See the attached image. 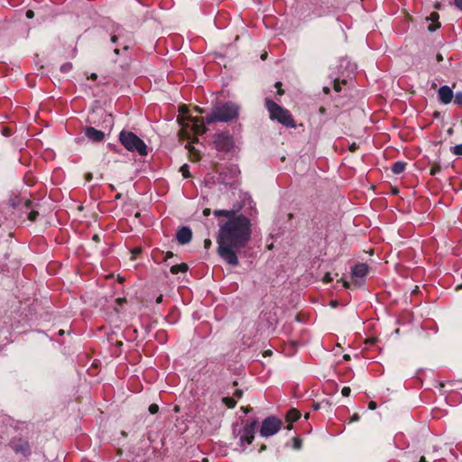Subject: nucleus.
I'll use <instances>...</instances> for the list:
<instances>
[{"label": "nucleus", "mask_w": 462, "mask_h": 462, "mask_svg": "<svg viewBox=\"0 0 462 462\" xmlns=\"http://www.w3.org/2000/svg\"><path fill=\"white\" fill-rule=\"evenodd\" d=\"M237 209H217L213 214L218 220L217 236L218 255L229 265L239 263L236 252L246 246L252 236V222Z\"/></svg>", "instance_id": "f257e3e1"}, {"label": "nucleus", "mask_w": 462, "mask_h": 462, "mask_svg": "<svg viewBox=\"0 0 462 462\" xmlns=\"http://www.w3.org/2000/svg\"><path fill=\"white\" fill-rule=\"evenodd\" d=\"M189 109L186 106L180 107V115L178 117V122L181 125L180 130V137L181 139L191 140V143L198 142V135L202 134L207 131L204 125V121L198 117L188 116Z\"/></svg>", "instance_id": "f03ea898"}, {"label": "nucleus", "mask_w": 462, "mask_h": 462, "mask_svg": "<svg viewBox=\"0 0 462 462\" xmlns=\"http://www.w3.org/2000/svg\"><path fill=\"white\" fill-rule=\"evenodd\" d=\"M239 108L233 103H226L216 106L211 114L208 116L204 124L210 125L214 122H228L238 116Z\"/></svg>", "instance_id": "7ed1b4c3"}, {"label": "nucleus", "mask_w": 462, "mask_h": 462, "mask_svg": "<svg viewBox=\"0 0 462 462\" xmlns=\"http://www.w3.org/2000/svg\"><path fill=\"white\" fill-rule=\"evenodd\" d=\"M265 106L272 120H277L286 127L293 128L296 126L294 119L287 109L282 107L270 98L265 99Z\"/></svg>", "instance_id": "20e7f679"}, {"label": "nucleus", "mask_w": 462, "mask_h": 462, "mask_svg": "<svg viewBox=\"0 0 462 462\" xmlns=\"http://www.w3.org/2000/svg\"><path fill=\"white\" fill-rule=\"evenodd\" d=\"M121 144L129 152H137L140 155L147 154V146L135 134L129 131H122L119 134Z\"/></svg>", "instance_id": "39448f33"}, {"label": "nucleus", "mask_w": 462, "mask_h": 462, "mask_svg": "<svg viewBox=\"0 0 462 462\" xmlns=\"http://www.w3.org/2000/svg\"><path fill=\"white\" fill-rule=\"evenodd\" d=\"M368 272V266L365 263H357L352 268V284L356 287L361 286L365 282V277ZM343 282V286L346 289L350 288L351 282L347 281Z\"/></svg>", "instance_id": "423d86ee"}, {"label": "nucleus", "mask_w": 462, "mask_h": 462, "mask_svg": "<svg viewBox=\"0 0 462 462\" xmlns=\"http://www.w3.org/2000/svg\"><path fill=\"white\" fill-rule=\"evenodd\" d=\"M282 422L280 419L270 416L265 418L260 429V435L262 437H270L276 434L282 428Z\"/></svg>", "instance_id": "0eeeda50"}, {"label": "nucleus", "mask_w": 462, "mask_h": 462, "mask_svg": "<svg viewBox=\"0 0 462 462\" xmlns=\"http://www.w3.org/2000/svg\"><path fill=\"white\" fill-rule=\"evenodd\" d=\"M7 204L13 209H17L20 216L28 215V212L32 208V202L29 199L20 196L11 197Z\"/></svg>", "instance_id": "6e6552de"}, {"label": "nucleus", "mask_w": 462, "mask_h": 462, "mask_svg": "<svg viewBox=\"0 0 462 462\" xmlns=\"http://www.w3.org/2000/svg\"><path fill=\"white\" fill-rule=\"evenodd\" d=\"M257 424H258V421L254 420L251 422H247L245 425L243 433L240 437L241 446L250 445L253 442V440L254 439V432H255Z\"/></svg>", "instance_id": "1a4fd4ad"}, {"label": "nucleus", "mask_w": 462, "mask_h": 462, "mask_svg": "<svg viewBox=\"0 0 462 462\" xmlns=\"http://www.w3.org/2000/svg\"><path fill=\"white\" fill-rule=\"evenodd\" d=\"M214 143L218 151L223 152L229 151L233 146L232 138L226 133H220L216 134Z\"/></svg>", "instance_id": "9d476101"}, {"label": "nucleus", "mask_w": 462, "mask_h": 462, "mask_svg": "<svg viewBox=\"0 0 462 462\" xmlns=\"http://www.w3.org/2000/svg\"><path fill=\"white\" fill-rule=\"evenodd\" d=\"M438 94H439V100L443 103V104H448L451 102L452 98H453V91L452 89L448 87V86H442L439 88V91H438Z\"/></svg>", "instance_id": "9b49d317"}, {"label": "nucleus", "mask_w": 462, "mask_h": 462, "mask_svg": "<svg viewBox=\"0 0 462 462\" xmlns=\"http://www.w3.org/2000/svg\"><path fill=\"white\" fill-rule=\"evenodd\" d=\"M192 237V232L189 227H181L177 233V240L180 244H188Z\"/></svg>", "instance_id": "f8f14e48"}, {"label": "nucleus", "mask_w": 462, "mask_h": 462, "mask_svg": "<svg viewBox=\"0 0 462 462\" xmlns=\"http://www.w3.org/2000/svg\"><path fill=\"white\" fill-rule=\"evenodd\" d=\"M85 134L94 142H100L105 138V134L102 131L91 126L86 128Z\"/></svg>", "instance_id": "ddd939ff"}, {"label": "nucleus", "mask_w": 462, "mask_h": 462, "mask_svg": "<svg viewBox=\"0 0 462 462\" xmlns=\"http://www.w3.org/2000/svg\"><path fill=\"white\" fill-rule=\"evenodd\" d=\"M406 162H396L393 163V167H392V171L394 174H401L402 173L405 169H406Z\"/></svg>", "instance_id": "4468645a"}, {"label": "nucleus", "mask_w": 462, "mask_h": 462, "mask_svg": "<svg viewBox=\"0 0 462 462\" xmlns=\"http://www.w3.org/2000/svg\"><path fill=\"white\" fill-rule=\"evenodd\" d=\"M300 417V412L296 409H291L287 412V420L291 422L298 420Z\"/></svg>", "instance_id": "2eb2a0df"}, {"label": "nucleus", "mask_w": 462, "mask_h": 462, "mask_svg": "<svg viewBox=\"0 0 462 462\" xmlns=\"http://www.w3.org/2000/svg\"><path fill=\"white\" fill-rule=\"evenodd\" d=\"M188 270V265L184 263L180 264H175L171 267V273L173 274H177L179 273H186Z\"/></svg>", "instance_id": "dca6fc26"}, {"label": "nucleus", "mask_w": 462, "mask_h": 462, "mask_svg": "<svg viewBox=\"0 0 462 462\" xmlns=\"http://www.w3.org/2000/svg\"><path fill=\"white\" fill-rule=\"evenodd\" d=\"M185 148L189 151L192 161L199 160V152L192 146L191 143H188L185 144Z\"/></svg>", "instance_id": "f3484780"}, {"label": "nucleus", "mask_w": 462, "mask_h": 462, "mask_svg": "<svg viewBox=\"0 0 462 462\" xmlns=\"http://www.w3.org/2000/svg\"><path fill=\"white\" fill-rule=\"evenodd\" d=\"M222 402L227 408H234L236 405V401L234 397H224Z\"/></svg>", "instance_id": "a211bd4d"}, {"label": "nucleus", "mask_w": 462, "mask_h": 462, "mask_svg": "<svg viewBox=\"0 0 462 462\" xmlns=\"http://www.w3.org/2000/svg\"><path fill=\"white\" fill-rule=\"evenodd\" d=\"M14 449L16 451V452H23V454H26L29 452L30 450V448H29V445L27 442H24L23 444H21L20 446H14Z\"/></svg>", "instance_id": "6ab92c4d"}, {"label": "nucleus", "mask_w": 462, "mask_h": 462, "mask_svg": "<svg viewBox=\"0 0 462 462\" xmlns=\"http://www.w3.org/2000/svg\"><path fill=\"white\" fill-rule=\"evenodd\" d=\"M38 215H39V212H38V211H36V210H33V209L31 208V209H30V210H29V212H28L27 217H28V219H29L30 221H32V222H33V221H35V220H36V218H37Z\"/></svg>", "instance_id": "aec40b11"}, {"label": "nucleus", "mask_w": 462, "mask_h": 462, "mask_svg": "<svg viewBox=\"0 0 462 462\" xmlns=\"http://www.w3.org/2000/svg\"><path fill=\"white\" fill-rule=\"evenodd\" d=\"M440 171H441L440 165L438 163H434L432 165V167L430 168V175L435 176L436 174L440 172Z\"/></svg>", "instance_id": "412c9836"}, {"label": "nucleus", "mask_w": 462, "mask_h": 462, "mask_svg": "<svg viewBox=\"0 0 462 462\" xmlns=\"http://www.w3.org/2000/svg\"><path fill=\"white\" fill-rule=\"evenodd\" d=\"M451 152L455 155L461 156L462 155V143L453 146L451 148Z\"/></svg>", "instance_id": "4be33fe9"}, {"label": "nucleus", "mask_w": 462, "mask_h": 462, "mask_svg": "<svg viewBox=\"0 0 462 462\" xmlns=\"http://www.w3.org/2000/svg\"><path fill=\"white\" fill-rule=\"evenodd\" d=\"M114 33H116L119 38L123 37L125 35V30L121 26L117 25L115 30L113 31Z\"/></svg>", "instance_id": "5701e85b"}, {"label": "nucleus", "mask_w": 462, "mask_h": 462, "mask_svg": "<svg viewBox=\"0 0 462 462\" xmlns=\"http://www.w3.org/2000/svg\"><path fill=\"white\" fill-rule=\"evenodd\" d=\"M454 97V102L457 105H462V92H457Z\"/></svg>", "instance_id": "b1692460"}, {"label": "nucleus", "mask_w": 462, "mask_h": 462, "mask_svg": "<svg viewBox=\"0 0 462 462\" xmlns=\"http://www.w3.org/2000/svg\"><path fill=\"white\" fill-rule=\"evenodd\" d=\"M293 444H292V447L294 449H300L301 448V440L299 439V438H294L293 439Z\"/></svg>", "instance_id": "393cba45"}, {"label": "nucleus", "mask_w": 462, "mask_h": 462, "mask_svg": "<svg viewBox=\"0 0 462 462\" xmlns=\"http://www.w3.org/2000/svg\"><path fill=\"white\" fill-rule=\"evenodd\" d=\"M180 171L182 173V176L184 178H188L189 177V169H188V165L187 164H184L180 167Z\"/></svg>", "instance_id": "a878e982"}, {"label": "nucleus", "mask_w": 462, "mask_h": 462, "mask_svg": "<svg viewBox=\"0 0 462 462\" xmlns=\"http://www.w3.org/2000/svg\"><path fill=\"white\" fill-rule=\"evenodd\" d=\"M158 411H159V407H158V405H157V404L152 403V404H151V405L149 406V411H150V413H152V414H155V413H157V412H158Z\"/></svg>", "instance_id": "bb28decb"}, {"label": "nucleus", "mask_w": 462, "mask_h": 462, "mask_svg": "<svg viewBox=\"0 0 462 462\" xmlns=\"http://www.w3.org/2000/svg\"><path fill=\"white\" fill-rule=\"evenodd\" d=\"M71 64L70 63H66L64 65L61 66L60 68V70L64 73H67L69 72L70 69H71Z\"/></svg>", "instance_id": "cd10ccee"}, {"label": "nucleus", "mask_w": 462, "mask_h": 462, "mask_svg": "<svg viewBox=\"0 0 462 462\" xmlns=\"http://www.w3.org/2000/svg\"><path fill=\"white\" fill-rule=\"evenodd\" d=\"M332 281H333V277L331 276V274H330L329 273H327L324 275V277H323V282H324L325 283H328V282H332Z\"/></svg>", "instance_id": "c85d7f7f"}, {"label": "nucleus", "mask_w": 462, "mask_h": 462, "mask_svg": "<svg viewBox=\"0 0 462 462\" xmlns=\"http://www.w3.org/2000/svg\"><path fill=\"white\" fill-rule=\"evenodd\" d=\"M351 393V389L347 386L343 387L341 393L343 396L347 397Z\"/></svg>", "instance_id": "c756f323"}, {"label": "nucleus", "mask_w": 462, "mask_h": 462, "mask_svg": "<svg viewBox=\"0 0 462 462\" xmlns=\"http://www.w3.org/2000/svg\"><path fill=\"white\" fill-rule=\"evenodd\" d=\"M334 89H335L337 92H339V91L341 90V87H340V83H339V81L335 80V82H334Z\"/></svg>", "instance_id": "7c9ffc66"}, {"label": "nucleus", "mask_w": 462, "mask_h": 462, "mask_svg": "<svg viewBox=\"0 0 462 462\" xmlns=\"http://www.w3.org/2000/svg\"><path fill=\"white\" fill-rule=\"evenodd\" d=\"M242 395H243L242 390H236V392L234 393L235 398L240 399L242 397Z\"/></svg>", "instance_id": "2f4dec72"}, {"label": "nucleus", "mask_w": 462, "mask_h": 462, "mask_svg": "<svg viewBox=\"0 0 462 462\" xmlns=\"http://www.w3.org/2000/svg\"><path fill=\"white\" fill-rule=\"evenodd\" d=\"M281 82H276L275 87L278 88V95L282 96L283 94V90L281 88Z\"/></svg>", "instance_id": "473e14b6"}, {"label": "nucleus", "mask_w": 462, "mask_h": 462, "mask_svg": "<svg viewBox=\"0 0 462 462\" xmlns=\"http://www.w3.org/2000/svg\"><path fill=\"white\" fill-rule=\"evenodd\" d=\"M376 407H377L376 402H374V401H371V402L368 403V408H369L370 410H375V409H376Z\"/></svg>", "instance_id": "72a5a7b5"}, {"label": "nucleus", "mask_w": 462, "mask_h": 462, "mask_svg": "<svg viewBox=\"0 0 462 462\" xmlns=\"http://www.w3.org/2000/svg\"><path fill=\"white\" fill-rule=\"evenodd\" d=\"M454 5L460 10H462V0H454Z\"/></svg>", "instance_id": "f704fd0d"}, {"label": "nucleus", "mask_w": 462, "mask_h": 462, "mask_svg": "<svg viewBox=\"0 0 462 462\" xmlns=\"http://www.w3.org/2000/svg\"><path fill=\"white\" fill-rule=\"evenodd\" d=\"M211 244H212V243H211V240H210V239H206V240L204 241V247H205L206 249H208V248H209V247H210Z\"/></svg>", "instance_id": "c9c22d12"}, {"label": "nucleus", "mask_w": 462, "mask_h": 462, "mask_svg": "<svg viewBox=\"0 0 462 462\" xmlns=\"http://www.w3.org/2000/svg\"><path fill=\"white\" fill-rule=\"evenodd\" d=\"M2 134H3L4 135H5V136H9V135H10V130H9V128H7V127L3 128V130H2Z\"/></svg>", "instance_id": "e433bc0d"}, {"label": "nucleus", "mask_w": 462, "mask_h": 462, "mask_svg": "<svg viewBox=\"0 0 462 462\" xmlns=\"http://www.w3.org/2000/svg\"><path fill=\"white\" fill-rule=\"evenodd\" d=\"M33 16H34V13H33V11H32V10H28V11L26 12V17H27V18L31 19V18H32Z\"/></svg>", "instance_id": "4c0bfd02"}, {"label": "nucleus", "mask_w": 462, "mask_h": 462, "mask_svg": "<svg viewBox=\"0 0 462 462\" xmlns=\"http://www.w3.org/2000/svg\"><path fill=\"white\" fill-rule=\"evenodd\" d=\"M118 38L119 37L116 33L113 32V34L111 36V42L115 43L118 40Z\"/></svg>", "instance_id": "58836bf2"}, {"label": "nucleus", "mask_w": 462, "mask_h": 462, "mask_svg": "<svg viewBox=\"0 0 462 462\" xmlns=\"http://www.w3.org/2000/svg\"><path fill=\"white\" fill-rule=\"evenodd\" d=\"M210 213H211V210H210L209 208H205V209L203 210V215H204L205 217L209 216V215H210Z\"/></svg>", "instance_id": "ea45409f"}, {"label": "nucleus", "mask_w": 462, "mask_h": 462, "mask_svg": "<svg viewBox=\"0 0 462 462\" xmlns=\"http://www.w3.org/2000/svg\"><path fill=\"white\" fill-rule=\"evenodd\" d=\"M359 420V415L358 414H354L351 418V421H356Z\"/></svg>", "instance_id": "a19ab883"}, {"label": "nucleus", "mask_w": 462, "mask_h": 462, "mask_svg": "<svg viewBox=\"0 0 462 462\" xmlns=\"http://www.w3.org/2000/svg\"><path fill=\"white\" fill-rule=\"evenodd\" d=\"M272 354H273V352H272L271 350H266V351H264V353H263V356H271Z\"/></svg>", "instance_id": "79ce46f5"}, {"label": "nucleus", "mask_w": 462, "mask_h": 462, "mask_svg": "<svg viewBox=\"0 0 462 462\" xmlns=\"http://www.w3.org/2000/svg\"><path fill=\"white\" fill-rule=\"evenodd\" d=\"M86 179H87V180H88V181L91 180V179H92V174H91V173H87V175H86Z\"/></svg>", "instance_id": "37998d69"}, {"label": "nucleus", "mask_w": 462, "mask_h": 462, "mask_svg": "<svg viewBox=\"0 0 462 462\" xmlns=\"http://www.w3.org/2000/svg\"><path fill=\"white\" fill-rule=\"evenodd\" d=\"M162 301V295H160L157 299H156V302L157 303H161Z\"/></svg>", "instance_id": "c03bdc74"}, {"label": "nucleus", "mask_w": 462, "mask_h": 462, "mask_svg": "<svg viewBox=\"0 0 462 462\" xmlns=\"http://www.w3.org/2000/svg\"><path fill=\"white\" fill-rule=\"evenodd\" d=\"M97 75L96 73H92L90 76V79L93 80L97 79Z\"/></svg>", "instance_id": "a18cd8bd"}, {"label": "nucleus", "mask_w": 462, "mask_h": 462, "mask_svg": "<svg viewBox=\"0 0 462 462\" xmlns=\"http://www.w3.org/2000/svg\"><path fill=\"white\" fill-rule=\"evenodd\" d=\"M195 110H196L197 112H199V113H203V112H204V110H203L202 108H199V107H198V106H196V107H195Z\"/></svg>", "instance_id": "49530a36"}, {"label": "nucleus", "mask_w": 462, "mask_h": 462, "mask_svg": "<svg viewBox=\"0 0 462 462\" xmlns=\"http://www.w3.org/2000/svg\"><path fill=\"white\" fill-rule=\"evenodd\" d=\"M356 149V143H353L351 146H350V150L351 151H355Z\"/></svg>", "instance_id": "de8ad7c7"}, {"label": "nucleus", "mask_w": 462, "mask_h": 462, "mask_svg": "<svg viewBox=\"0 0 462 462\" xmlns=\"http://www.w3.org/2000/svg\"><path fill=\"white\" fill-rule=\"evenodd\" d=\"M419 462H428L424 457H421Z\"/></svg>", "instance_id": "09e8293b"}, {"label": "nucleus", "mask_w": 462, "mask_h": 462, "mask_svg": "<svg viewBox=\"0 0 462 462\" xmlns=\"http://www.w3.org/2000/svg\"><path fill=\"white\" fill-rule=\"evenodd\" d=\"M266 449V446L265 445H263L260 448V452H262L263 450H265Z\"/></svg>", "instance_id": "8fccbe9b"}, {"label": "nucleus", "mask_w": 462, "mask_h": 462, "mask_svg": "<svg viewBox=\"0 0 462 462\" xmlns=\"http://www.w3.org/2000/svg\"><path fill=\"white\" fill-rule=\"evenodd\" d=\"M349 358H350L349 355H345V356H344V359H345V360H348Z\"/></svg>", "instance_id": "3c124183"}, {"label": "nucleus", "mask_w": 462, "mask_h": 462, "mask_svg": "<svg viewBox=\"0 0 462 462\" xmlns=\"http://www.w3.org/2000/svg\"><path fill=\"white\" fill-rule=\"evenodd\" d=\"M429 30L432 32V31H434L435 29L433 28V26H432V25H430V26H429Z\"/></svg>", "instance_id": "603ef678"}, {"label": "nucleus", "mask_w": 462, "mask_h": 462, "mask_svg": "<svg viewBox=\"0 0 462 462\" xmlns=\"http://www.w3.org/2000/svg\"><path fill=\"white\" fill-rule=\"evenodd\" d=\"M266 55H267L266 53L263 54V55L261 56L262 60H264V59L266 58Z\"/></svg>", "instance_id": "864d4df0"}, {"label": "nucleus", "mask_w": 462, "mask_h": 462, "mask_svg": "<svg viewBox=\"0 0 462 462\" xmlns=\"http://www.w3.org/2000/svg\"><path fill=\"white\" fill-rule=\"evenodd\" d=\"M115 51V53H116V54H118V53H119V50H118V49H115V51Z\"/></svg>", "instance_id": "5fc2aeb1"}, {"label": "nucleus", "mask_w": 462, "mask_h": 462, "mask_svg": "<svg viewBox=\"0 0 462 462\" xmlns=\"http://www.w3.org/2000/svg\"><path fill=\"white\" fill-rule=\"evenodd\" d=\"M431 15H432L433 17H435V16H436V17H438V14H436V13H435V14H432Z\"/></svg>", "instance_id": "6e6d98bb"}]
</instances>
